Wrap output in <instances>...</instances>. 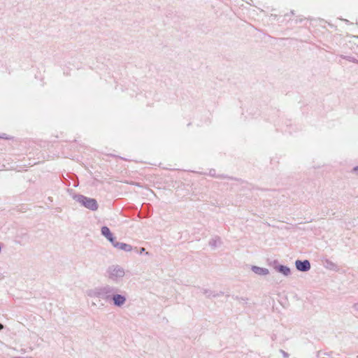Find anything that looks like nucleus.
Here are the masks:
<instances>
[{
    "label": "nucleus",
    "instance_id": "1",
    "mask_svg": "<svg viewBox=\"0 0 358 358\" xmlns=\"http://www.w3.org/2000/svg\"><path fill=\"white\" fill-rule=\"evenodd\" d=\"M86 294L90 298H97L99 301L103 300L117 308H122L127 301V294L125 291L120 290L110 285L89 289Z\"/></svg>",
    "mask_w": 358,
    "mask_h": 358
},
{
    "label": "nucleus",
    "instance_id": "2",
    "mask_svg": "<svg viewBox=\"0 0 358 358\" xmlns=\"http://www.w3.org/2000/svg\"><path fill=\"white\" fill-rule=\"evenodd\" d=\"M126 275L125 269L119 264H112L106 271V277L113 283L121 282Z\"/></svg>",
    "mask_w": 358,
    "mask_h": 358
},
{
    "label": "nucleus",
    "instance_id": "3",
    "mask_svg": "<svg viewBox=\"0 0 358 358\" xmlns=\"http://www.w3.org/2000/svg\"><path fill=\"white\" fill-rule=\"evenodd\" d=\"M73 199L85 208L95 210L98 208V204L94 199L88 198L81 194H76L73 196Z\"/></svg>",
    "mask_w": 358,
    "mask_h": 358
},
{
    "label": "nucleus",
    "instance_id": "4",
    "mask_svg": "<svg viewBox=\"0 0 358 358\" xmlns=\"http://www.w3.org/2000/svg\"><path fill=\"white\" fill-rule=\"evenodd\" d=\"M295 266L298 271L306 272L310 269V264L308 260H296L295 262Z\"/></svg>",
    "mask_w": 358,
    "mask_h": 358
},
{
    "label": "nucleus",
    "instance_id": "5",
    "mask_svg": "<svg viewBox=\"0 0 358 358\" xmlns=\"http://www.w3.org/2000/svg\"><path fill=\"white\" fill-rule=\"evenodd\" d=\"M112 245H113V247H115L119 250L126 251V252H130L132 250V246L131 245H129V244H127L124 243L118 242V241H116L115 240L113 241Z\"/></svg>",
    "mask_w": 358,
    "mask_h": 358
},
{
    "label": "nucleus",
    "instance_id": "6",
    "mask_svg": "<svg viewBox=\"0 0 358 358\" xmlns=\"http://www.w3.org/2000/svg\"><path fill=\"white\" fill-rule=\"evenodd\" d=\"M251 270L258 275H267L269 274V270L266 268L259 267L257 266H252Z\"/></svg>",
    "mask_w": 358,
    "mask_h": 358
},
{
    "label": "nucleus",
    "instance_id": "7",
    "mask_svg": "<svg viewBox=\"0 0 358 358\" xmlns=\"http://www.w3.org/2000/svg\"><path fill=\"white\" fill-rule=\"evenodd\" d=\"M274 269L282 275L285 276H289L291 275V270L289 267L283 265H275Z\"/></svg>",
    "mask_w": 358,
    "mask_h": 358
},
{
    "label": "nucleus",
    "instance_id": "8",
    "mask_svg": "<svg viewBox=\"0 0 358 358\" xmlns=\"http://www.w3.org/2000/svg\"><path fill=\"white\" fill-rule=\"evenodd\" d=\"M101 234L106 237L111 243H113L115 241L113 234L107 227H103L101 228Z\"/></svg>",
    "mask_w": 358,
    "mask_h": 358
},
{
    "label": "nucleus",
    "instance_id": "9",
    "mask_svg": "<svg viewBox=\"0 0 358 358\" xmlns=\"http://www.w3.org/2000/svg\"><path fill=\"white\" fill-rule=\"evenodd\" d=\"M221 244V239L220 238H215L210 241L209 245L211 247L215 248Z\"/></svg>",
    "mask_w": 358,
    "mask_h": 358
},
{
    "label": "nucleus",
    "instance_id": "10",
    "mask_svg": "<svg viewBox=\"0 0 358 358\" xmlns=\"http://www.w3.org/2000/svg\"><path fill=\"white\" fill-rule=\"evenodd\" d=\"M280 352L282 353V355L283 357H285V358H288V357H289V354H288L287 352H285V351H284V350H280Z\"/></svg>",
    "mask_w": 358,
    "mask_h": 358
},
{
    "label": "nucleus",
    "instance_id": "11",
    "mask_svg": "<svg viewBox=\"0 0 358 358\" xmlns=\"http://www.w3.org/2000/svg\"><path fill=\"white\" fill-rule=\"evenodd\" d=\"M203 293L208 296H210L211 294V292L207 289H203Z\"/></svg>",
    "mask_w": 358,
    "mask_h": 358
},
{
    "label": "nucleus",
    "instance_id": "12",
    "mask_svg": "<svg viewBox=\"0 0 358 358\" xmlns=\"http://www.w3.org/2000/svg\"><path fill=\"white\" fill-rule=\"evenodd\" d=\"M354 171L357 173V174L358 175V166H356L353 169Z\"/></svg>",
    "mask_w": 358,
    "mask_h": 358
},
{
    "label": "nucleus",
    "instance_id": "13",
    "mask_svg": "<svg viewBox=\"0 0 358 358\" xmlns=\"http://www.w3.org/2000/svg\"><path fill=\"white\" fill-rule=\"evenodd\" d=\"M145 251V248H141V250H140V252L142 253Z\"/></svg>",
    "mask_w": 358,
    "mask_h": 358
},
{
    "label": "nucleus",
    "instance_id": "14",
    "mask_svg": "<svg viewBox=\"0 0 358 358\" xmlns=\"http://www.w3.org/2000/svg\"><path fill=\"white\" fill-rule=\"evenodd\" d=\"M354 307L356 310H358V303L355 304Z\"/></svg>",
    "mask_w": 358,
    "mask_h": 358
},
{
    "label": "nucleus",
    "instance_id": "15",
    "mask_svg": "<svg viewBox=\"0 0 358 358\" xmlns=\"http://www.w3.org/2000/svg\"><path fill=\"white\" fill-rule=\"evenodd\" d=\"M3 328V326L1 324H0V330H1Z\"/></svg>",
    "mask_w": 358,
    "mask_h": 358
}]
</instances>
